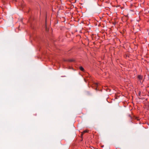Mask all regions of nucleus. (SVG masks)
<instances>
[{"label": "nucleus", "mask_w": 149, "mask_h": 149, "mask_svg": "<svg viewBox=\"0 0 149 149\" xmlns=\"http://www.w3.org/2000/svg\"><path fill=\"white\" fill-rule=\"evenodd\" d=\"M137 77L139 80H141L143 78V76L141 75H139Z\"/></svg>", "instance_id": "obj_1"}, {"label": "nucleus", "mask_w": 149, "mask_h": 149, "mask_svg": "<svg viewBox=\"0 0 149 149\" xmlns=\"http://www.w3.org/2000/svg\"><path fill=\"white\" fill-rule=\"evenodd\" d=\"M88 130H85L83 132H82V133H81V135L82 136H83V135L84 134L86 133H87V132H88Z\"/></svg>", "instance_id": "obj_2"}, {"label": "nucleus", "mask_w": 149, "mask_h": 149, "mask_svg": "<svg viewBox=\"0 0 149 149\" xmlns=\"http://www.w3.org/2000/svg\"><path fill=\"white\" fill-rule=\"evenodd\" d=\"M79 68L80 70L81 71L83 72L84 71V68L82 66L80 67Z\"/></svg>", "instance_id": "obj_3"}, {"label": "nucleus", "mask_w": 149, "mask_h": 149, "mask_svg": "<svg viewBox=\"0 0 149 149\" xmlns=\"http://www.w3.org/2000/svg\"><path fill=\"white\" fill-rule=\"evenodd\" d=\"M98 84H99L97 83H95L94 84L95 86L96 87V90H97V87L98 86Z\"/></svg>", "instance_id": "obj_4"}, {"label": "nucleus", "mask_w": 149, "mask_h": 149, "mask_svg": "<svg viewBox=\"0 0 149 149\" xmlns=\"http://www.w3.org/2000/svg\"><path fill=\"white\" fill-rule=\"evenodd\" d=\"M24 4L23 3H22L21 4V6L22 7V8H23L24 7Z\"/></svg>", "instance_id": "obj_5"}, {"label": "nucleus", "mask_w": 149, "mask_h": 149, "mask_svg": "<svg viewBox=\"0 0 149 149\" xmlns=\"http://www.w3.org/2000/svg\"><path fill=\"white\" fill-rule=\"evenodd\" d=\"M68 61L69 62H72L74 61V60L73 59H69Z\"/></svg>", "instance_id": "obj_6"}, {"label": "nucleus", "mask_w": 149, "mask_h": 149, "mask_svg": "<svg viewBox=\"0 0 149 149\" xmlns=\"http://www.w3.org/2000/svg\"><path fill=\"white\" fill-rule=\"evenodd\" d=\"M128 116L130 118V119H132V116H131V115H128Z\"/></svg>", "instance_id": "obj_7"}, {"label": "nucleus", "mask_w": 149, "mask_h": 149, "mask_svg": "<svg viewBox=\"0 0 149 149\" xmlns=\"http://www.w3.org/2000/svg\"><path fill=\"white\" fill-rule=\"evenodd\" d=\"M141 91H139V93H138V95H139V96H140V95H141Z\"/></svg>", "instance_id": "obj_8"}]
</instances>
